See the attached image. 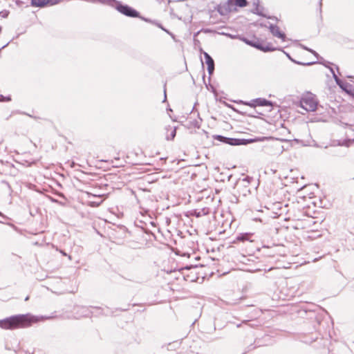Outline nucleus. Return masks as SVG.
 Listing matches in <instances>:
<instances>
[{"label":"nucleus","mask_w":354,"mask_h":354,"mask_svg":"<svg viewBox=\"0 0 354 354\" xmlns=\"http://www.w3.org/2000/svg\"><path fill=\"white\" fill-rule=\"evenodd\" d=\"M39 319L30 314L17 315L0 320V327L3 329H15L30 326L37 322Z\"/></svg>","instance_id":"nucleus-1"},{"label":"nucleus","mask_w":354,"mask_h":354,"mask_svg":"<svg viewBox=\"0 0 354 354\" xmlns=\"http://www.w3.org/2000/svg\"><path fill=\"white\" fill-rule=\"evenodd\" d=\"M106 3L114 8L115 10H117L121 14L129 17H140L142 20L150 22L151 21L149 19H147L145 17H140L139 12L133 9V8L129 6L128 5H124L120 1H118L117 0H106Z\"/></svg>","instance_id":"nucleus-2"},{"label":"nucleus","mask_w":354,"mask_h":354,"mask_svg":"<svg viewBox=\"0 0 354 354\" xmlns=\"http://www.w3.org/2000/svg\"><path fill=\"white\" fill-rule=\"evenodd\" d=\"M300 106L306 111H314L317 106V100L315 95L308 93L302 96L300 100Z\"/></svg>","instance_id":"nucleus-3"},{"label":"nucleus","mask_w":354,"mask_h":354,"mask_svg":"<svg viewBox=\"0 0 354 354\" xmlns=\"http://www.w3.org/2000/svg\"><path fill=\"white\" fill-rule=\"evenodd\" d=\"M252 142H253V140L226 138L224 143L228 144L230 145H246V144L250 143Z\"/></svg>","instance_id":"nucleus-4"},{"label":"nucleus","mask_w":354,"mask_h":354,"mask_svg":"<svg viewBox=\"0 0 354 354\" xmlns=\"http://www.w3.org/2000/svg\"><path fill=\"white\" fill-rule=\"evenodd\" d=\"M31 5L34 7H44L46 6H55L56 1L53 0H31Z\"/></svg>","instance_id":"nucleus-5"},{"label":"nucleus","mask_w":354,"mask_h":354,"mask_svg":"<svg viewBox=\"0 0 354 354\" xmlns=\"http://www.w3.org/2000/svg\"><path fill=\"white\" fill-rule=\"evenodd\" d=\"M227 6L230 10L235 8L236 6L238 7H245L247 6L248 2L247 0H227Z\"/></svg>","instance_id":"nucleus-6"},{"label":"nucleus","mask_w":354,"mask_h":354,"mask_svg":"<svg viewBox=\"0 0 354 354\" xmlns=\"http://www.w3.org/2000/svg\"><path fill=\"white\" fill-rule=\"evenodd\" d=\"M269 29L271 32V33L276 37H278L281 39L282 41H285L286 39V35L283 32H281L279 30V28L273 24H270L269 26Z\"/></svg>","instance_id":"nucleus-7"},{"label":"nucleus","mask_w":354,"mask_h":354,"mask_svg":"<svg viewBox=\"0 0 354 354\" xmlns=\"http://www.w3.org/2000/svg\"><path fill=\"white\" fill-rule=\"evenodd\" d=\"M74 310L75 312V318L79 319L82 317H86L89 315L88 309L85 306H76Z\"/></svg>","instance_id":"nucleus-8"},{"label":"nucleus","mask_w":354,"mask_h":354,"mask_svg":"<svg viewBox=\"0 0 354 354\" xmlns=\"http://www.w3.org/2000/svg\"><path fill=\"white\" fill-rule=\"evenodd\" d=\"M205 62L207 65V71L209 75H212L214 71V62L212 57L206 52L203 53Z\"/></svg>","instance_id":"nucleus-9"},{"label":"nucleus","mask_w":354,"mask_h":354,"mask_svg":"<svg viewBox=\"0 0 354 354\" xmlns=\"http://www.w3.org/2000/svg\"><path fill=\"white\" fill-rule=\"evenodd\" d=\"M247 104L251 106H270L271 105V102L266 99L263 98H257L252 101L251 103H247Z\"/></svg>","instance_id":"nucleus-10"},{"label":"nucleus","mask_w":354,"mask_h":354,"mask_svg":"<svg viewBox=\"0 0 354 354\" xmlns=\"http://www.w3.org/2000/svg\"><path fill=\"white\" fill-rule=\"evenodd\" d=\"M165 138L167 140H172L176 134V128L175 127L168 126L165 128Z\"/></svg>","instance_id":"nucleus-11"},{"label":"nucleus","mask_w":354,"mask_h":354,"mask_svg":"<svg viewBox=\"0 0 354 354\" xmlns=\"http://www.w3.org/2000/svg\"><path fill=\"white\" fill-rule=\"evenodd\" d=\"M253 234L252 233H241V234H239L237 236H236V240L237 241H250V242H252L254 240H253Z\"/></svg>","instance_id":"nucleus-12"},{"label":"nucleus","mask_w":354,"mask_h":354,"mask_svg":"<svg viewBox=\"0 0 354 354\" xmlns=\"http://www.w3.org/2000/svg\"><path fill=\"white\" fill-rule=\"evenodd\" d=\"M334 144L333 145L334 146H346L347 147H348L350 145H351V143H354V140H350V139H348V140H344V141H340V140H337V141H334L333 142Z\"/></svg>","instance_id":"nucleus-13"},{"label":"nucleus","mask_w":354,"mask_h":354,"mask_svg":"<svg viewBox=\"0 0 354 354\" xmlns=\"http://www.w3.org/2000/svg\"><path fill=\"white\" fill-rule=\"evenodd\" d=\"M248 44L252 45V46H255L258 49H260L264 52H268V51H272L274 50V48H270L268 46H263L261 44H252L251 42L246 41Z\"/></svg>","instance_id":"nucleus-14"},{"label":"nucleus","mask_w":354,"mask_h":354,"mask_svg":"<svg viewBox=\"0 0 354 354\" xmlns=\"http://www.w3.org/2000/svg\"><path fill=\"white\" fill-rule=\"evenodd\" d=\"M333 76L337 84H338L343 90L348 92L346 88V84L337 77L335 73H333Z\"/></svg>","instance_id":"nucleus-15"},{"label":"nucleus","mask_w":354,"mask_h":354,"mask_svg":"<svg viewBox=\"0 0 354 354\" xmlns=\"http://www.w3.org/2000/svg\"><path fill=\"white\" fill-rule=\"evenodd\" d=\"M301 48L310 52L312 54H313L317 58H318V54L313 50L310 49V48H308V47L304 46V45H301Z\"/></svg>","instance_id":"nucleus-16"},{"label":"nucleus","mask_w":354,"mask_h":354,"mask_svg":"<svg viewBox=\"0 0 354 354\" xmlns=\"http://www.w3.org/2000/svg\"><path fill=\"white\" fill-rule=\"evenodd\" d=\"M227 137H224L223 136L217 135L215 136V139L219 140L221 142H224Z\"/></svg>","instance_id":"nucleus-17"},{"label":"nucleus","mask_w":354,"mask_h":354,"mask_svg":"<svg viewBox=\"0 0 354 354\" xmlns=\"http://www.w3.org/2000/svg\"><path fill=\"white\" fill-rule=\"evenodd\" d=\"M10 97H4L3 95H0V101H10Z\"/></svg>","instance_id":"nucleus-18"},{"label":"nucleus","mask_w":354,"mask_h":354,"mask_svg":"<svg viewBox=\"0 0 354 354\" xmlns=\"http://www.w3.org/2000/svg\"><path fill=\"white\" fill-rule=\"evenodd\" d=\"M202 214H203V215H206V214H209V209H207V208H203V209H202Z\"/></svg>","instance_id":"nucleus-19"},{"label":"nucleus","mask_w":354,"mask_h":354,"mask_svg":"<svg viewBox=\"0 0 354 354\" xmlns=\"http://www.w3.org/2000/svg\"><path fill=\"white\" fill-rule=\"evenodd\" d=\"M330 72L333 75V73H335L333 68L329 67Z\"/></svg>","instance_id":"nucleus-20"},{"label":"nucleus","mask_w":354,"mask_h":354,"mask_svg":"<svg viewBox=\"0 0 354 354\" xmlns=\"http://www.w3.org/2000/svg\"><path fill=\"white\" fill-rule=\"evenodd\" d=\"M53 1H56V4H57L60 2V0H53Z\"/></svg>","instance_id":"nucleus-21"},{"label":"nucleus","mask_w":354,"mask_h":354,"mask_svg":"<svg viewBox=\"0 0 354 354\" xmlns=\"http://www.w3.org/2000/svg\"><path fill=\"white\" fill-rule=\"evenodd\" d=\"M164 93H165V100L166 99V91L165 90L164 91Z\"/></svg>","instance_id":"nucleus-22"},{"label":"nucleus","mask_w":354,"mask_h":354,"mask_svg":"<svg viewBox=\"0 0 354 354\" xmlns=\"http://www.w3.org/2000/svg\"><path fill=\"white\" fill-rule=\"evenodd\" d=\"M201 212H198V213L197 214V216H201Z\"/></svg>","instance_id":"nucleus-23"},{"label":"nucleus","mask_w":354,"mask_h":354,"mask_svg":"<svg viewBox=\"0 0 354 354\" xmlns=\"http://www.w3.org/2000/svg\"><path fill=\"white\" fill-rule=\"evenodd\" d=\"M288 58L290 59L291 60H292L291 58H290V56H289L288 55H287Z\"/></svg>","instance_id":"nucleus-24"}]
</instances>
